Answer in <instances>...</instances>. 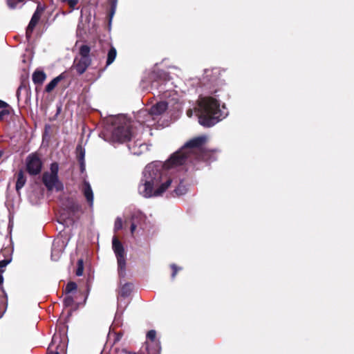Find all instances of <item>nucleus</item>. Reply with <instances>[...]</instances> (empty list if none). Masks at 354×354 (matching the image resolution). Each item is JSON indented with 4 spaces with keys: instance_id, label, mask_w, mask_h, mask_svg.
I'll return each instance as SVG.
<instances>
[{
    "instance_id": "nucleus-1",
    "label": "nucleus",
    "mask_w": 354,
    "mask_h": 354,
    "mask_svg": "<svg viewBox=\"0 0 354 354\" xmlns=\"http://www.w3.org/2000/svg\"><path fill=\"white\" fill-rule=\"evenodd\" d=\"M205 141V136L194 138L173 153L165 163L153 162L148 164L138 185L139 194L145 198L160 196L173 182L167 170L193 164L195 160H210L212 151L203 148Z\"/></svg>"
},
{
    "instance_id": "nucleus-2",
    "label": "nucleus",
    "mask_w": 354,
    "mask_h": 354,
    "mask_svg": "<svg viewBox=\"0 0 354 354\" xmlns=\"http://www.w3.org/2000/svg\"><path fill=\"white\" fill-rule=\"evenodd\" d=\"M169 81L165 84H161L158 88L159 93L162 99L167 101H160L153 105L149 110L142 109L138 112L136 115L137 122L142 126L148 128L152 127L162 126L159 123L158 118L162 115L168 107L169 103H176L179 100V93L177 91L171 88Z\"/></svg>"
},
{
    "instance_id": "nucleus-3",
    "label": "nucleus",
    "mask_w": 354,
    "mask_h": 354,
    "mask_svg": "<svg viewBox=\"0 0 354 354\" xmlns=\"http://www.w3.org/2000/svg\"><path fill=\"white\" fill-rule=\"evenodd\" d=\"M202 89L208 88L205 84L202 86ZM207 92V95H201L198 100V106L195 108V112L198 118V122L204 127H210L215 125L219 121L222 120L228 115L227 109L225 104L221 105L220 102L214 97L210 95L216 93V90H212Z\"/></svg>"
},
{
    "instance_id": "nucleus-4",
    "label": "nucleus",
    "mask_w": 354,
    "mask_h": 354,
    "mask_svg": "<svg viewBox=\"0 0 354 354\" xmlns=\"http://www.w3.org/2000/svg\"><path fill=\"white\" fill-rule=\"evenodd\" d=\"M112 248L117 260L118 274L120 279L127 275V254L124 246L116 238L112 239Z\"/></svg>"
},
{
    "instance_id": "nucleus-5",
    "label": "nucleus",
    "mask_w": 354,
    "mask_h": 354,
    "mask_svg": "<svg viewBox=\"0 0 354 354\" xmlns=\"http://www.w3.org/2000/svg\"><path fill=\"white\" fill-rule=\"evenodd\" d=\"M59 165L57 162L50 165V171H46L42 176V182L48 191L55 189L61 191L63 189V184L59 181L58 177Z\"/></svg>"
},
{
    "instance_id": "nucleus-6",
    "label": "nucleus",
    "mask_w": 354,
    "mask_h": 354,
    "mask_svg": "<svg viewBox=\"0 0 354 354\" xmlns=\"http://www.w3.org/2000/svg\"><path fill=\"white\" fill-rule=\"evenodd\" d=\"M118 124L112 132L113 140L119 142L129 141L133 136V132L131 129L130 122L124 118H122L119 119Z\"/></svg>"
},
{
    "instance_id": "nucleus-7",
    "label": "nucleus",
    "mask_w": 354,
    "mask_h": 354,
    "mask_svg": "<svg viewBox=\"0 0 354 354\" xmlns=\"http://www.w3.org/2000/svg\"><path fill=\"white\" fill-rule=\"evenodd\" d=\"M91 48L87 45H82L80 48V59L75 61V68L78 74H83L90 66L91 59L90 57Z\"/></svg>"
},
{
    "instance_id": "nucleus-8",
    "label": "nucleus",
    "mask_w": 354,
    "mask_h": 354,
    "mask_svg": "<svg viewBox=\"0 0 354 354\" xmlns=\"http://www.w3.org/2000/svg\"><path fill=\"white\" fill-rule=\"evenodd\" d=\"M42 167V162L37 155L30 154L26 158V169L30 175H37L40 173Z\"/></svg>"
},
{
    "instance_id": "nucleus-9",
    "label": "nucleus",
    "mask_w": 354,
    "mask_h": 354,
    "mask_svg": "<svg viewBox=\"0 0 354 354\" xmlns=\"http://www.w3.org/2000/svg\"><path fill=\"white\" fill-rule=\"evenodd\" d=\"M66 245L67 243L62 238H58L54 240L51 252L52 260L57 261L60 258Z\"/></svg>"
},
{
    "instance_id": "nucleus-10",
    "label": "nucleus",
    "mask_w": 354,
    "mask_h": 354,
    "mask_svg": "<svg viewBox=\"0 0 354 354\" xmlns=\"http://www.w3.org/2000/svg\"><path fill=\"white\" fill-rule=\"evenodd\" d=\"M43 10H44V9L41 7H40L39 6H38L36 10L35 11V12L30 19V21L26 28V37L28 39H30V37H31V34H32L35 27L36 26V25L37 24L38 21L40 19V17L43 12Z\"/></svg>"
},
{
    "instance_id": "nucleus-11",
    "label": "nucleus",
    "mask_w": 354,
    "mask_h": 354,
    "mask_svg": "<svg viewBox=\"0 0 354 354\" xmlns=\"http://www.w3.org/2000/svg\"><path fill=\"white\" fill-rule=\"evenodd\" d=\"M43 10H44V9L41 7H40L39 6H38L36 10L35 11V12L30 19V21L26 28V37L28 39H30V37H31V34H32L35 27L36 26V25L37 24L38 21L40 19V17L43 12Z\"/></svg>"
},
{
    "instance_id": "nucleus-12",
    "label": "nucleus",
    "mask_w": 354,
    "mask_h": 354,
    "mask_svg": "<svg viewBox=\"0 0 354 354\" xmlns=\"http://www.w3.org/2000/svg\"><path fill=\"white\" fill-rule=\"evenodd\" d=\"M43 10H44V9L41 7H40L39 6H38L36 10L35 11V12L30 19V21L26 28V37L28 39H30V37H31V34H32L35 27L36 26V25L37 24L38 21L40 19V17L43 12Z\"/></svg>"
},
{
    "instance_id": "nucleus-13",
    "label": "nucleus",
    "mask_w": 354,
    "mask_h": 354,
    "mask_svg": "<svg viewBox=\"0 0 354 354\" xmlns=\"http://www.w3.org/2000/svg\"><path fill=\"white\" fill-rule=\"evenodd\" d=\"M43 10H44V9L41 7H40L39 6H38L36 10L35 11V12L30 19V21L26 28V37L28 39H30V37H31V34H32L35 27L36 26V25L37 24L38 21L40 19V17L43 12Z\"/></svg>"
},
{
    "instance_id": "nucleus-14",
    "label": "nucleus",
    "mask_w": 354,
    "mask_h": 354,
    "mask_svg": "<svg viewBox=\"0 0 354 354\" xmlns=\"http://www.w3.org/2000/svg\"><path fill=\"white\" fill-rule=\"evenodd\" d=\"M129 301L125 300V298L119 297L118 298V308L115 313V319L113 324L115 325L120 324V318L123 314L125 308L127 306Z\"/></svg>"
},
{
    "instance_id": "nucleus-15",
    "label": "nucleus",
    "mask_w": 354,
    "mask_h": 354,
    "mask_svg": "<svg viewBox=\"0 0 354 354\" xmlns=\"http://www.w3.org/2000/svg\"><path fill=\"white\" fill-rule=\"evenodd\" d=\"M81 189L89 206L92 207L93 205V192L89 183L84 180Z\"/></svg>"
},
{
    "instance_id": "nucleus-16",
    "label": "nucleus",
    "mask_w": 354,
    "mask_h": 354,
    "mask_svg": "<svg viewBox=\"0 0 354 354\" xmlns=\"http://www.w3.org/2000/svg\"><path fill=\"white\" fill-rule=\"evenodd\" d=\"M173 179V182L171 184L176 185L174 189V193L176 196H181L186 193L187 188L183 184V180L180 178H178L176 177H171Z\"/></svg>"
},
{
    "instance_id": "nucleus-17",
    "label": "nucleus",
    "mask_w": 354,
    "mask_h": 354,
    "mask_svg": "<svg viewBox=\"0 0 354 354\" xmlns=\"http://www.w3.org/2000/svg\"><path fill=\"white\" fill-rule=\"evenodd\" d=\"M128 147L131 153L135 155H140L142 153L143 149H146V146L142 143H131L129 144Z\"/></svg>"
},
{
    "instance_id": "nucleus-18",
    "label": "nucleus",
    "mask_w": 354,
    "mask_h": 354,
    "mask_svg": "<svg viewBox=\"0 0 354 354\" xmlns=\"http://www.w3.org/2000/svg\"><path fill=\"white\" fill-rule=\"evenodd\" d=\"M32 81L35 84H41L46 78V75L43 71L36 70L32 74Z\"/></svg>"
},
{
    "instance_id": "nucleus-19",
    "label": "nucleus",
    "mask_w": 354,
    "mask_h": 354,
    "mask_svg": "<svg viewBox=\"0 0 354 354\" xmlns=\"http://www.w3.org/2000/svg\"><path fill=\"white\" fill-rule=\"evenodd\" d=\"M65 77L64 73H61L57 77H55L53 80H52L46 86L45 88V91L47 93L51 92L57 85V84L64 78Z\"/></svg>"
},
{
    "instance_id": "nucleus-20",
    "label": "nucleus",
    "mask_w": 354,
    "mask_h": 354,
    "mask_svg": "<svg viewBox=\"0 0 354 354\" xmlns=\"http://www.w3.org/2000/svg\"><path fill=\"white\" fill-rule=\"evenodd\" d=\"M26 182V177L24 176V171L20 170L17 173V179L16 183V190L19 193L20 189L24 186Z\"/></svg>"
},
{
    "instance_id": "nucleus-21",
    "label": "nucleus",
    "mask_w": 354,
    "mask_h": 354,
    "mask_svg": "<svg viewBox=\"0 0 354 354\" xmlns=\"http://www.w3.org/2000/svg\"><path fill=\"white\" fill-rule=\"evenodd\" d=\"M132 290V285L130 283H125L122 286L120 293L119 297L126 298L129 297Z\"/></svg>"
},
{
    "instance_id": "nucleus-22",
    "label": "nucleus",
    "mask_w": 354,
    "mask_h": 354,
    "mask_svg": "<svg viewBox=\"0 0 354 354\" xmlns=\"http://www.w3.org/2000/svg\"><path fill=\"white\" fill-rule=\"evenodd\" d=\"M116 55H117L116 49L113 46H111L108 52V54H107V59H106V65L107 66L110 65L111 64H112L114 62V60L116 57Z\"/></svg>"
},
{
    "instance_id": "nucleus-23",
    "label": "nucleus",
    "mask_w": 354,
    "mask_h": 354,
    "mask_svg": "<svg viewBox=\"0 0 354 354\" xmlns=\"http://www.w3.org/2000/svg\"><path fill=\"white\" fill-rule=\"evenodd\" d=\"M24 0H7V3L9 8L14 9L20 7V3H22Z\"/></svg>"
},
{
    "instance_id": "nucleus-24",
    "label": "nucleus",
    "mask_w": 354,
    "mask_h": 354,
    "mask_svg": "<svg viewBox=\"0 0 354 354\" xmlns=\"http://www.w3.org/2000/svg\"><path fill=\"white\" fill-rule=\"evenodd\" d=\"M77 152V158L79 161H84L85 156V150L82 147V146L78 145L76 148Z\"/></svg>"
},
{
    "instance_id": "nucleus-25",
    "label": "nucleus",
    "mask_w": 354,
    "mask_h": 354,
    "mask_svg": "<svg viewBox=\"0 0 354 354\" xmlns=\"http://www.w3.org/2000/svg\"><path fill=\"white\" fill-rule=\"evenodd\" d=\"M77 289V285L75 282H69L66 287V292L69 293Z\"/></svg>"
},
{
    "instance_id": "nucleus-26",
    "label": "nucleus",
    "mask_w": 354,
    "mask_h": 354,
    "mask_svg": "<svg viewBox=\"0 0 354 354\" xmlns=\"http://www.w3.org/2000/svg\"><path fill=\"white\" fill-rule=\"evenodd\" d=\"M117 1H118V0H113L111 2V10H110V20H111L112 17H113V15L115 12Z\"/></svg>"
},
{
    "instance_id": "nucleus-27",
    "label": "nucleus",
    "mask_w": 354,
    "mask_h": 354,
    "mask_svg": "<svg viewBox=\"0 0 354 354\" xmlns=\"http://www.w3.org/2000/svg\"><path fill=\"white\" fill-rule=\"evenodd\" d=\"M84 266L82 260L78 261V267L76 270V274L77 276H82L83 274Z\"/></svg>"
},
{
    "instance_id": "nucleus-28",
    "label": "nucleus",
    "mask_w": 354,
    "mask_h": 354,
    "mask_svg": "<svg viewBox=\"0 0 354 354\" xmlns=\"http://www.w3.org/2000/svg\"><path fill=\"white\" fill-rule=\"evenodd\" d=\"M74 299L71 296H66L64 299L65 306H71L73 304Z\"/></svg>"
},
{
    "instance_id": "nucleus-29",
    "label": "nucleus",
    "mask_w": 354,
    "mask_h": 354,
    "mask_svg": "<svg viewBox=\"0 0 354 354\" xmlns=\"http://www.w3.org/2000/svg\"><path fill=\"white\" fill-rule=\"evenodd\" d=\"M122 227V221L120 217H118L115 221L114 230L115 231H118V230H120Z\"/></svg>"
},
{
    "instance_id": "nucleus-30",
    "label": "nucleus",
    "mask_w": 354,
    "mask_h": 354,
    "mask_svg": "<svg viewBox=\"0 0 354 354\" xmlns=\"http://www.w3.org/2000/svg\"><path fill=\"white\" fill-rule=\"evenodd\" d=\"M156 332L154 330H149L147 334V337L151 341L154 340L156 338Z\"/></svg>"
},
{
    "instance_id": "nucleus-31",
    "label": "nucleus",
    "mask_w": 354,
    "mask_h": 354,
    "mask_svg": "<svg viewBox=\"0 0 354 354\" xmlns=\"http://www.w3.org/2000/svg\"><path fill=\"white\" fill-rule=\"evenodd\" d=\"M10 263V260H2L0 261V272H3L4 268L6 267V266Z\"/></svg>"
},
{
    "instance_id": "nucleus-32",
    "label": "nucleus",
    "mask_w": 354,
    "mask_h": 354,
    "mask_svg": "<svg viewBox=\"0 0 354 354\" xmlns=\"http://www.w3.org/2000/svg\"><path fill=\"white\" fill-rule=\"evenodd\" d=\"M171 268L173 270V272L171 274V277L174 279L176 277V275L177 274V272H178V270H180V268H178L177 266L176 265H174V264H172L171 266Z\"/></svg>"
},
{
    "instance_id": "nucleus-33",
    "label": "nucleus",
    "mask_w": 354,
    "mask_h": 354,
    "mask_svg": "<svg viewBox=\"0 0 354 354\" xmlns=\"http://www.w3.org/2000/svg\"><path fill=\"white\" fill-rule=\"evenodd\" d=\"M9 111L7 110H2L0 111V120H2L6 115H8Z\"/></svg>"
},
{
    "instance_id": "nucleus-34",
    "label": "nucleus",
    "mask_w": 354,
    "mask_h": 354,
    "mask_svg": "<svg viewBox=\"0 0 354 354\" xmlns=\"http://www.w3.org/2000/svg\"><path fill=\"white\" fill-rule=\"evenodd\" d=\"M80 164V169L81 171L83 172L85 169V162L84 161H79Z\"/></svg>"
},
{
    "instance_id": "nucleus-35",
    "label": "nucleus",
    "mask_w": 354,
    "mask_h": 354,
    "mask_svg": "<svg viewBox=\"0 0 354 354\" xmlns=\"http://www.w3.org/2000/svg\"><path fill=\"white\" fill-rule=\"evenodd\" d=\"M59 339V337H58L57 335H55L53 337L51 344H55V343L57 342V340H58Z\"/></svg>"
},
{
    "instance_id": "nucleus-36",
    "label": "nucleus",
    "mask_w": 354,
    "mask_h": 354,
    "mask_svg": "<svg viewBox=\"0 0 354 354\" xmlns=\"http://www.w3.org/2000/svg\"><path fill=\"white\" fill-rule=\"evenodd\" d=\"M8 106V104L0 100V108H5Z\"/></svg>"
},
{
    "instance_id": "nucleus-37",
    "label": "nucleus",
    "mask_w": 354,
    "mask_h": 354,
    "mask_svg": "<svg viewBox=\"0 0 354 354\" xmlns=\"http://www.w3.org/2000/svg\"><path fill=\"white\" fill-rule=\"evenodd\" d=\"M193 110L192 109H188L187 111V115L189 117V118H191L192 115H193Z\"/></svg>"
},
{
    "instance_id": "nucleus-38",
    "label": "nucleus",
    "mask_w": 354,
    "mask_h": 354,
    "mask_svg": "<svg viewBox=\"0 0 354 354\" xmlns=\"http://www.w3.org/2000/svg\"><path fill=\"white\" fill-rule=\"evenodd\" d=\"M136 224L132 223L131 225V232L133 234L134 232V231L136 230Z\"/></svg>"
},
{
    "instance_id": "nucleus-39",
    "label": "nucleus",
    "mask_w": 354,
    "mask_h": 354,
    "mask_svg": "<svg viewBox=\"0 0 354 354\" xmlns=\"http://www.w3.org/2000/svg\"><path fill=\"white\" fill-rule=\"evenodd\" d=\"M47 354H59V353L57 351H50V349L48 348V351H47Z\"/></svg>"
},
{
    "instance_id": "nucleus-40",
    "label": "nucleus",
    "mask_w": 354,
    "mask_h": 354,
    "mask_svg": "<svg viewBox=\"0 0 354 354\" xmlns=\"http://www.w3.org/2000/svg\"><path fill=\"white\" fill-rule=\"evenodd\" d=\"M3 278L2 276V272H0V285L3 283Z\"/></svg>"
},
{
    "instance_id": "nucleus-41",
    "label": "nucleus",
    "mask_w": 354,
    "mask_h": 354,
    "mask_svg": "<svg viewBox=\"0 0 354 354\" xmlns=\"http://www.w3.org/2000/svg\"><path fill=\"white\" fill-rule=\"evenodd\" d=\"M120 337H121V335H120V334H118V337H117V338H116V340H117V341H119V340H120Z\"/></svg>"
},
{
    "instance_id": "nucleus-42",
    "label": "nucleus",
    "mask_w": 354,
    "mask_h": 354,
    "mask_svg": "<svg viewBox=\"0 0 354 354\" xmlns=\"http://www.w3.org/2000/svg\"><path fill=\"white\" fill-rule=\"evenodd\" d=\"M151 120V118L145 117V120Z\"/></svg>"
},
{
    "instance_id": "nucleus-43",
    "label": "nucleus",
    "mask_w": 354,
    "mask_h": 354,
    "mask_svg": "<svg viewBox=\"0 0 354 354\" xmlns=\"http://www.w3.org/2000/svg\"><path fill=\"white\" fill-rule=\"evenodd\" d=\"M156 86V82H153V83L152 84V86L153 87V86Z\"/></svg>"
},
{
    "instance_id": "nucleus-44",
    "label": "nucleus",
    "mask_w": 354,
    "mask_h": 354,
    "mask_svg": "<svg viewBox=\"0 0 354 354\" xmlns=\"http://www.w3.org/2000/svg\"><path fill=\"white\" fill-rule=\"evenodd\" d=\"M1 155H2V153H1V152L0 151V158L1 157Z\"/></svg>"
},
{
    "instance_id": "nucleus-45",
    "label": "nucleus",
    "mask_w": 354,
    "mask_h": 354,
    "mask_svg": "<svg viewBox=\"0 0 354 354\" xmlns=\"http://www.w3.org/2000/svg\"><path fill=\"white\" fill-rule=\"evenodd\" d=\"M124 354H129V353H127V352H124Z\"/></svg>"
}]
</instances>
